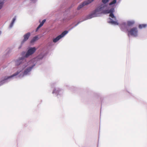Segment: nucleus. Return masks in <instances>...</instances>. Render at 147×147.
I'll return each instance as SVG.
<instances>
[{"instance_id":"7ed1b4c3","label":"nucleus","mask_w":147,"mask_h":147,"mask_svg":"<svg viewBox=\"0 0 147 147\" xmlns=\"http://www.w3.org/2000/svg\"><path fill=\"white\" fill-rule=\"evenodd\" d=\"M36 50V49L35 47L32 48L30 49L26 52V53L24 56V57H28L29 56L34 53L35 51Z\"/></svg>"},{"instance_id":"f257e3e1","label":"nucleus","mask_w":147,"mask_h":147,"mask_svg":"<svg viewBox=\"0 0 147 147\" xmlns=\"http://www.w3.org/2000/svg\"><path fill=\"white\" fill-rule=\"evenodd\" d=\"M105 6V5L101 4L97 7L94 11H92L91 13L89 15L88 18L90 19L99 16L100 14L102 13V11Z\"/></svg>"},{"instance_id":"6e6552de","label":"nucleus","mask_w":147,"mask_h":147,"mask_svg":"<svg viewBox=\"0 0 147 147\" xmlns=\"http://www.w3.org/2000/svg\"><path fill=\"white\" fill-rule=\"evenodd\" d=\"M30 34L29 32H28L27 34H26L25 35H24V39L23 40V42H24L25 41L27 40L29 38V37H30Z\"/></svg>"},{"instance_id":"a211bd4d","label":"nucleus","mask_w":147,"mask_h":147,"mask_svg":"<svg viewBox=\"0 0 147 147\" xmlns=\"http://www.w3.org/2000/svg\"><path fill=\"white\" fill-rule=\"evenodd\" d=\"M116 2V0H113L109 4V5H112L113 4H115Z\"/></svg>"},{"instance_id":"423d86ee","label":"nucleus","mask_w":147,"mask_h":147,"mask_svg":"<svg viewBox=\"0 0 147 147\" xmlns=\"http://www.w3.org/2000/svg\"><path fill=\"white\" fill-rule=\"evenodd\" d=\"M26 62V61L24 57H22L16 61V64L18 65L20 64H24Z\"/></svg>"},{"instance_id":"9d476101","label":"nucleus","mask_w":147,"mask_h":147,"mask_svg":"<svg viewBox=\"0 0 147 147\" xmlns=\"http://www.w3.org/2000/svg\"><path fill=\"white\" fill-rule=\"evenodd\" d=\"M135 22L133 20L128 21L127 22V25L128 26H131L134 24Z\"/></svg>"},{"instance_id":"f3484780","label":"nucleus","mask_w":147,"mask_h":147,"mask_svg":"<svg viewBox=\"0 0 147 147\" xmlns=\"http://www.w3.org/2000/svg\"><path fill=\"white\" fill-rule=\"evenodd\" d=\"M110 23H112V24H113L115 25H118V23L116 21L111 20L110 22Z\"/></svg>"},{"instance_id":"0eeeda50","label":"nucleus","mask_w":147,"mask_h":147,"mask_svg":"<svg viewBox=\"0 0 147 147\" xmlns=\"http://www.w3.org/2000/svg\"><path fill=\"white\" fill-rule=\"evenodd\" d=\"M34 66H32V67H28L27 68L25 69L24 72V75H26L28 73L31 71V70L32 68Z\"/></svg>"},{"instance_id":"9b49d317","label":"nucleus","mask_w":147,"mask_h":147,"mask_svg":"<svg viewBox=\"0 0 147 147\" xmlns=\"http://www.w3.org/2000/svg\"><path fill=\"white\" fill-rule=\"evenodd\" d=\"M46 21V20L44 19L43 20L42 22L41 23H40V24L37 27L36 30H37L40 28L44 24Z\"/></svg>"},{"instance_id":"ddd939ff","label":"nucleus","mask_w":147,"mask_h":147,"mask_svg":"<svg viewBox=\"0 0 147 147\" xmlns=\"http://www.w3.org/2000/svg\"><path fill=\"white\" fill-rule=\"evenodd\" d=\"M147 25L146 24H141L139 25V28L140 29H142L143 28H145L146 27Z\"/></svg>"},{"instance_id":"dca6fc26","label":"nucleus","mask_w":147,"mask_h":147,"mask_svg":"<svg viewBox=\"0 0 147 147\" xmlns=\"http://www.w3.org/2000/svg\"><path fill=\"white\" fill-rule=\"evenodd\" d=\"M113 12L111 13L109 15V16L111 17L112 18H114L115 20H116V18L115 17L113 14L112 13Z\"/></svg>"},{"instance_id":"20e7f679","label":"nucleus","mask_w":147,"mask_h":147,"mask_svg":"<svg viewBox=\"0 0 147 147\" xmlns=\"http://www.w3.org/2000/svg\"><path fill=\"white\" fill-rule=\"evenodd\" d=\"M68 33V31H65L63 32L61 34L55 38H54L53 40V42H56L59 40L60 38L63 37L65 34Z\"/></svg>"},{"instance_id":"39448f33","label":"nucleus","mask_w":147,"mask_h":147,"mask_svg":"<svg viewBox=\"0 0 147 147\" xmlns=\"http://www.w3.org/2000/svg\"><path fill=\"white\" fill-rule=\"evenodd\" d=\"M94 0H88L86 1H85L83 3H82L81 4H80L78 7L77 9L78 10L80 9L81 8H82L83 6L86 5H88L93 1H94Z\"/></svg>"},{"instance_id":"2eb2a0df","label":"nucleus","mask_w":147,"mask_h":147,"mask_svg":"<svg viewBox=\"0 0 147 147\" xmlns=\"http://www.w3.org/2000/svg\"><path fill=\"white\" fill-rule=\"evenodd\" d=\"M38 39V37L37 36H36L33 38L31 41V42L32 43L35 41H36Z\"/></svg>"},{"instance_id":"4be33fe9","label":"nucleus","mask_w":147,"mask_h":147,"mask_svg":"<svg viewBox=\"0 0 147 147\" xmlns=\"http://www.w3.org/2000/svg\"><path fill=\"white\" fill-rule=\"evenodd\" d=\"M40 55H39L38 57V59H42L43 58V57H42V58H40Z\"/></svg>"},{"instance_id":"6ab92c4d","label":"nucleus","mask_w":147,"mask_h":147,"mask_svg":"<svg viewBox=\"0 0 147 147\" xmlns=\"http://www.w3.org/2000/svg\"><path fill=\"white\" fill-rule=\"evenodd\" d=\"M109 0H102V2L104 4L107 3L109 1Z\"/></svg>"},{"instance_id":"f03ea898","label":"nucleus","mask_w":147,"mask_h":147,"mask_svg":"<svg viewBox=\"0 0 147 147\" xmlns=\"http://www.w3.org/2000/svg\"><path fill=\"white\" fill-rule=\"evenodd\" d=\"M128 32V35L129 36V35L136 37L138 35V30L136 27H133L130 29H127Z\"/></svg>"},{"instance_id":"4468645a","label":"nucleus","mask_w":147,"mask_h":147,"mask_svg":"<svg viewBox=\"0 0 147 147\" xmlns=\"http://www.w3.org/2000/svg\"><path fill=\"white\" fill-rule=\"evenodd\" d=\"M16 20V17H14L13 18V20H12L11 22V24H10V25L9 26V27L10 28H11L12 27L13 25Z\"/></svg>"},{"instance_id":"412c9836","label":"nucleus","mask_w":147,"mask_h":147,"mask_svg":"<svg viewBox=\"0 0 147 147\" xmlns=\"http://www.w3.org/2000/svg\"><path fill=\"white\" fill-rule=\"evenodd\" d=\"M53 93H56V89H54L52 92Z\"/></svg>"},{"instance_id":"1a4fd4ad","label":"nucleus","mask_w":147,"mask_h":147,"mask_svg":"<svg viewBox=\"0 0 147 147\" xmlns=\"http://www.w3.org/2000/svg\"><path fill=\"white\" fill-rule=\"evenodd\" d=\"M114 9L113 8H111L110 9H107L102 12V13H109L111 12H113Z\"/></svg>"},{"instance_id":"f8f14e48","label":"nucleus","mask_w":147,"mask_h":147,"mask_svg":"<svg viewBox=\"0 0 147 147\" xmlns=\"http://www.w3.org/2000/svg\"><path fill=\"white\" fill-rule=\"evenodd\" d=\"M19 72L18 71L15 74H13L11 76H8L7 77V78L6 79H8V78H12V77H13L14 76H17V75H18L19 74Z\"/></svg>"},{"instance_id":"aec40b11","label":"nucleus","mask_w":147,"mask_h":147,"mask_svg":"<svg viewBox=\"0 0 147 147\" xmlns=\"http://www.w3.org/2000/svg\"><path fill=\"white\" fill-rule=\"evenodd\" d=\"M3 4V2L0 1V9L2 7Z\"/></svg>"}]
</instances>
